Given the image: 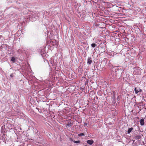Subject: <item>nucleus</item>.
<instances>
[{
	"instance_id": "1",
	"label": "nucleus",
	"mask_w": 146,
	"mask_h": 146,
	"mask_svg": "<svg viewBox=\"0 0 146 146\" xmlns=\"http://www.w3.org/2000/svg\"><path fill=\"white\" fill-rule=\"evenodd\" d=\"M92 62V58L91 57H89L88 59L87 63L89 64H90Z\"/></svg>"
},
{
	"instance_id": "2",
	"label": "nucleus",
	"mask_w": 146,
	"mask_h": 146,
	"mask_svg": "<svg viewBox=\"0 0 146 146\" xmlns=\"http://www.w3.org/2000/svg\"><path fill=\"white\" fill-rule=\"evenodd\" d=\"M88 143L90 145H92L94 143V141L92 139L88 140L87 141Z\"/></svg>"
},
{
	"instance_id": "3",
	"label": "nucleus",
	"mask_w": 146,
	"mask_h": 146,
	"mask_svg": "<svg viewBox=\"0 0 146 146\" xmlns=\"http://www.w3.org/2000/svg\"><path fill=\"white\" fill-rule=\"evenodd\" d=\"M140 125H143L144 124V119L143 118H142L141 119L140 121Z\"/></svg>"
},
{
	"instance_id": "4",
	"label": "nucleus",
	"mask_w": 146,
	"mask_h": 146,
	"mask_svg": "<svg viewBox=\"0 0 146 146\" xmlns=\"http://www.w3.org/2000/svg\"><path fill=\"white\" fill-rule=\"evenodd\" d=\"M133 129V127H131L129 128L127 131L128 134H129L132 130Z\"/></svg>"
},
{
	"instance_id": "5",
	"label": "nucleus",
	"mask_w": 146,
	"mask_h": 146,
	"mask_svg": "<svg viewBox=\"0 0 146 146\" xmlns=\"http://www.w3.org/2000/svg\"><path fill=\"white\" fill-rule=\"evenodd\" d=\"M135 138L136 139H139L141 138V135H136L135 136Z\"/></svg>"
},
{
	"instance_id": "6",
	"label": "nucleus",
	"mask_w": 146,
	"mask_h": 146,
	"mask_svg": "<svg viewBox=\"0 0 146 146\" xmlns=\"http://www.w3.org/2000/svg\"><path fill=\"white\" fill-rule=\"evenodd\" d=\"M134 91L136 94H137L139 92L138 89H137V88H135Z\"/></svg>"
},
{
	"instance_id": "7",
	"label": "nucleus",
	"mask_w": 146,
	"mask_h": 146,
	"mask_svg": "<svg viewBox=\"0 0 146 146\" xmlns=\"http://www.w3.org/2000/svg\"><path fill=\"white\" fill-rule=\"evenodd\" d=\"M73 142L75 143H80V140L78 141H73Z\"/></svg>"
},
{
	"instance_id": "8",
	"label": "nucleus",
	"mask_w": 146,
	"mask_h": 146,
	"mask_svg": "<svg viewBox=\"0 0 146 146\" xmlns=\"http://www.w3.org/2000/svg\"><path fill=\"white\" fill-rule=\"evenodd\" d=\"M91 45L92 47L94 48L96 46V45L95 43H92L91 44Z\"/></svg>"
},
{
	"instance_id": "9",
	"label": "nucleus",
	"mask_w": 146,
	"mask_h": 146,
	"mask_svg": "<svg viewBox=\"0 0 146 146\" xmlns=\"http://www.w3.org/2000/svg\"><path fill=\"white\" fill-rule=\"evenodd\" d=\"M11 60L13 61V62H15V58L14 57H12L11 58Z\"/></svg>"
},
{
	"instance_id": "10",
	"label": "nucleus",
	"mask_w": 146,
	"mask_h": 146,
	"mask_svg": "<svg viewBox=\"0 0 146 146\" xmlns=\"http://www.w3.org/2000/svg\"><path fill=\"white\" fill-rule=\"evenodd\" d=\"M85 135L84 133H81L79 134L78 135V136L80 137L81 136H84Z\"/></svg>"
},
{
	"instance_id": "11",
	"label": "nucleus",
	"mask_w": 146,
	"mask_h": 146,
	"mask_svg": "<svg viewBox=\"0 0 146 146\" xmlns=\"http://www.w3.org/2000/svg\"><path fill=\"white\" fill-rule=\"evenodd\" d=\"M138 90H139V92H142V90L139 88H138Z\"/></svg>"
},
{
	"instance_id": "12",
	"label": "nucleus",
	"mask_w": 146,
	"mask_h": 146,
	"mask_svg": "<svg viewBox=\"0 0 146 146\" xmlns=\"http://www.w3.org/2000/svg\"><path fill=\"white\" fill-rule=\"evenodd\" d=\"M69 139H70V141H73V140L72 139V138H70Z\"/></svg>"
},
{
	"instance_id": "13",
	"label": "nucleus",
	"mask_w": 146,
	"mask_h": 146,
	"mask_svg": "<svg viewBox=\"0 0 146 146\" xmlns=\"http://www.w3.org/2000/svg\"><path fill=\"white\" fill-rule=\"evenodd\" d=\"M10 76H11V77H13V74L12 73V74H11Z\"/></svg>"
},
{
	"instance_id": "14",
	"label": "nucleus",
	"mask_w": 146,
	"mask_h": 146,
	"mask_svg": "<svg viewBox=\"0 0 146 146\" xmlns=\"http://www.w3.org/2000/svg\"><path fill=\"white\" fill-rule=\"evenodd\" d=\"M115 111H113V110H112L111 111V113H115Z\"/></svg>"
},
{
	"instance_id": "15",
	"label": "nucleus",
	"mask_w": 146,
	"mask_h": 146,
	"mask_svg": "<svg viewBox=\"0 0 146 146\" xmlns=\"http://www.w3.org/2000/svg\"><path fill=\"white\" fill-rule=\"evenodd\" d=\"M84 124L85 125H88V123H84Z\"/></svg>"
},
{
	"instance_id": "16",
	"label": "nucleus",
	"mask_w": 146,
	"mask_h": 146,
	"mask_svg": "<svg viewBox=\"0 0 146 146\" xmlns=\"http://www.w3.org/2000/svg\"><path fill=\"white\" fill-rule=\"evenodd\" d=\"M2 37V36L1 35H0V38H1Z\"/></svg>"
},
{
	"instance_id": "17",
	"label": "nucleus",
	"mask_w": 146,
	"mask_h": 146,
	"mask_svg": "<svg viewBox=\"0 0 146 146\" xmlns=\"http://www.w3.org/2000/svg\"><path fill=\"white\" fill-rule=\"evenodd\" d=\"M54 41H52V42H53Z\"/></svg>"
}]
</instances>
